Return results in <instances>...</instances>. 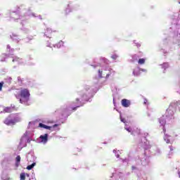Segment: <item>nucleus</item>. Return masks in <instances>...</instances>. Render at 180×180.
<instances>
[{
    "instance_id": "nucleus-51",
    "label": "nucleus",
    "mask_w": 180,
    "mask_h": 180,
    "mask_svg": "<svg viewBox=\"0 0 180 180\" xmlns=\"http://www.w3.org/2000/svg\"><path fill=\"white\" fill-rule=\"evenodd\" d=\"M143 103H144V105H146V103H147V100H145Z\"/></svg>"
},
{
    "instance_id": "nucleus-15",
    "label": "nucleus",
    "mask_w": 180,
    "mask_h": 180,
    "mask_svg": "<svg viewBox=\"0 0 180 180\" xmlns=\"http://www.w3.org/2000/svg\"><path fill=\"white\" fill-rule=\"evenodd\" d=\"M10 37H11V40L14 43H16L17 44H19V43H20V41H22V40H23V39H20V37H19L18 34H16L15 33H12L10 35Z\"/></svg>"
},
{
    "instance_id": "nucleus-41",
    "label": "nucleus",
    "mask_w": 180,
    "mask_h": 180,
    "mask_svg": "<svg viewBox=\"0 0 180 180\" xmlns=\"http://www.w3.org/2000/svg\"><path fill=\"white\" fill-rule=\"evenodd\" d=\"M6 82H8V84H11V82H12V77H7L6 79Z\"/></svg>"
},
{
    "instance_id": "nucleus-43",
    "label": "nucleus",
    "mask_w": 180,
    "mask_h": 180,
    "mask_svg": "<svg viewBox=\"0 0 180 180\" xmlns=\"http://www.w3.org/2000/svg\"><path fill=\"white\" fill-rule=\"evenodd\" d=\"M120 117L121 122H122V123H125V124H126V120H125L124 118H122V115H120Z\"/></svg>"
},
{
    "instance_id": "nucleus-7",
    "label": "nucleus",
    "mask_w": 180,
    "mask_h": 180,
    "mask_svg": "<svg viewBox=\"0 0 180 180\" xmlns=\"http://www.w3.org/2000/svg\"><path fill=\"white\" fill-rule=\"evenodd\" d=\"M30 101V92L29 91V89H22L20 91V102L22 105H25V106H29L30 105V103L29 101Z\"/></svg>"
},
{
    "instance_id": "nucleus-61",
    "label": "nucleus",
    "mask_w": 180,
    "mask_h": 180,
    "mask_svg": "<svg viewBox=\"0 0 180 180\" xmlns=\"http://www.w3.org/2000/svg\"><path fill=\"white\" fill-rule=\"evenodd\" d=\"M29 125H30V122L29 123Z\"/></svg>"
},
{
    "instance_id": "nucleus-46",
    "label": "nucleus",
    "mask_w": 180,
    "mask_h": 180,
    "mask_svg": "<svg viewBox=\"0 0 180 180\" xmlns=\"http://www.w3.org/2000/svg\"><path fill=\"white\" fill-rule=\"evenodd\" d=\"M122 160V162H126L127 164V162H129V159H127V158H125V159H121Z\"/></svg>"
},
{
    "instance_id": "nucleus-60",
    "label": "nucleus",
    "mask_w": 180,
    "mask_h": 180,
    "mask_svg": "<svg viewBox=\"0 0 180 180\" xmlns=\"http://www.w3.org/2000/svg\"><path fill=\"white\" fill-rule=\"evenodd\" d=\"M146 140V137H143V141Z\"/></svg>"
},
{
    "instance_id": "nucleus-38",
    "label": "nucleus",
    "mask_w": 180,
    "mask_h": 180,
    "mask_svg": "<svg viewBox=\"0 0 180 180\" xmlns=\"http://www.w3.org/2000/svg\"><path fill=\"white\" fill-rule=\"evenodd\" d=\"M65 12L66 15H68V13H70V12H71V8H70V4H68L67 6V8H65Z\"/></svg>"
},
{
    "instance_id": "nucleus-29",
    "label": "nucleus",
    "mask_w": 180,
    "mask_h": 180,
    "mask_svg": "<svg viewBox=\"0 0 180 180\" xmlns=\"http://www.w3.org/2000/svg\"><path fill=\"white\" fill-rule=\"evenodd\" d=\"M12 108L11 107H6L4 108V111L0 112V113H4L5 112L6 113H11Z\"/></svg>"
},
{
    "instance_id": "nucleus-25",
    "label": "nucleus",
    "mask_w": 180,
    "mask_h": 180,
    "mask_svg": "<svg viewBox=\"0 0 180 180\" xmlns=\"http://www.w3.org/2000/svg\"><path fill=\"white\" fill-rule=\"evenodd\" d=\"M6 50L9 53L10 56H13V53L15 51L14 49L11 48V45H7Z\"/></svg>"
},
{
    "instance_id": "nucleus-23",
    "label": "nucleus",
    "mask_w": 180,
    "mask_h": 180,
    "mask_svg": "<svg viewBox=\"0 0 180 180\" xmlns=\"http://www.w3.org/2000/svg\"><path fill=\"white\" fill-rule=\"evenodd\" d=\"M63 46H64V41H60L56 44H53V47H54V49H61V47H63Z\"/></svg>"
},
{
    "instance_id": "nucleus-26",
    "label": "nucleus",
    "mask_w": 180,
    "mask_h": 180,
    "mask_svg": "<svg viewBox=\"0 0 180 180\" xmlns=\"http://www.w3.org/2000/svg\"><path fill=\"white\" fill-rule=\"evenodd\" d=\"M8 57H9L8 54H6V53L1 54V56H0V62L4 63V61H5L6 58H8Z\"/></svg>"
},
{
    "instance_id": "nucleus-2",
    "label": "nucleus",
    "mask_w": 180,
    "mask_h": 180,
    "mask_svg": "<svg viewBox=\"0 0 180 180\" xmlns=\"http://www.w3.org/2000/svg\"><path fill=\"white\" fill-rule=\"evenodd\" d=\"M101 61V63H97V58L93 59V63L89 62L88 59L86 60V64H89L91 67L93 68L98 69L97 75L98 78H105V79H109L110 77H115V74H116V71H115L112 67H110V61L105 58L101 57L100 58Z\"/></svg>"
},
{
    "instance_id": "nucleus-1",
    "label": "nucleus",
    "mask_w": 180,
    "mask_h": 180,
    "mask_svg": "<svg viewBox=\"0 0 180 180\" xmlns=\"http://www.w3.org/2000/svg\"><path fill=\"white\" fill-rule=\"evenodd\" d=\"M99 84L96 83L93 86L85 85L82 91L78 92L80 98H77L75 101L68 103L66 105L62 106L60 109L55 111V116L58 119H68V116L75 112L78 108L84 106L85 102H91L94 95L98 92Z\"/></svg>"
},
{
    "instance_id": "nucleus-27",
    "label": "nucleus",
    "mask_w": 180,
    "mask_h": 180,
    "mask_svg": "<svg viewBox=\"0 0 180 180\" xmlns=\"http://www.w3.org/2000/svg\"><path fill=\"white\" fill-rule=\"evenodd\" d=\"M160 66L162 67V69L164 70V74H165V70L169 68V64L168 63H164L163 64H161Z\"/></svg>"
},
{
    "instance_id": "nucleus-47",
    "label": "nucleus",
    "mask_w": 180,
    "mask_h": 180,
    "mask_svg": "<svg viewBox=\"0 0 180 180\" xmlns=\"http://www.w3.org/2000/svg\"><path fill=\"white\" fill-rule=\"evenodd\" d=\"M2 86H4V82H0V91H2Z\"/></svg>"
},
{
    "instance_id": "nucleus-56",
    "label": "nucleus",
    "mask_w": 180,
    "mask_h": 180,
    "mask_svg": "<svg viewBox=\"0 0 180 180\" xmlns=\"http://www.w3.org/2000/svg\"><path fill=\"white\" fill-rule=\"evenodd\" d=\"M113 103L115 104V98H113Z\"/></svg>"
},
{
    "instance_id": "nucleus-50",
    "label": "nucleus",
    "mask_w": 180,
    "mask_h": 180,
    "mask_svg": "<svg viewBox=\"0 0 180 180\" xmlns=\"http://www.w3.org/2000/svg\"><path fill=\"white\" fill-rule=\"evenodd\" d=\"M29 58L30 60H33V58L32 57V56H29Z\"/></svg>"
},
{
    "instance_id": "nucleus-32",
    "label": "nucleus",
    "mask_w": 180,
    "mask_h": 180,
    "mask_svg": "<svg viewBox=\"0 0 180 180\" xmlns=\"http://www.w3.org/2000/svg\"><path fill=\"white\" fill-rule=\"evenodd\" d=\"M122 174L121 172H120L119 174H117V172H115V173H112V176H111V178H113L114 177H116V176H119V178H120L121 179H123V178H122Z\"/></svg>"
},
{
    "instance_id": "nucleus-44",
    "label": "nucleus",
    "mask_w": 180,
    "mask_h": 180,
    "mask_svg": "<svg viewBox=\"0 0 180 180\" xmlns=\"http://www.w3.org/2000/svg\"><path fill=\"white\" fill-rule=\"evenodd\" d=\"M159 51H160L161 53H163L164 56L167 54V51L163 49H160Z\"/></svg>"
},
{
    "instance_id": "nucleus-40",
    "label": "nucleus",
    "mask_w": 180,
    "mask_h": 180,
    "mask_svg": "<svg viewBox=\"0 0 180 180\" xmlns=\"http://www.w3.org/2000/svg\"><path fill=\"white\" fill-rule=\"evenodd\" d=\"M139 64H144L146 63V59L144 58H140L138 61Z\"/></svg>"
},
{
    "instance_id": "nucleus-59",
    "label": "nucleus",
    "mask_w": 180,
    "mask_h": 180,
    "mask_svg": "<svg viewBox=\"0 0 180 180\" xmlns=\"http://www.w3.org/2000/svg\"><path fill=\"white\" fill-rule=\"evenodd\" d=\"M11 108H15V106H14V105H13H13H11Z\"/></svg>"
},
{
    "instance_id": "nucleus-24",
    "label": "nucleus",
    "mask_w": 180,
    "mask_h": 180,
    "mask_svg": "<svg viewBox=\"0 0 180 180\" xmlns=\"http://www.w3.org/2000/svg\"><path fill=\"white\" fill-rule=\"evenodd\" d=\"M51 33H53L51 28H47L46 32H45L44 34L46 37H50V36H51Z\"/></svg>"
},
{
    "instance_id": "nucleus-34",
    "label": "nucleus",
    "mask_w": 180,
    "mask_h": 180,
    "mask_svg": "<svg viewBox=\"0 0 180 180\" xmlns=\"http://www.w3.org/2000/svg\"><path fill=\"white\" fill-rule=\"evenodd\" d=\"M34 36H36V35H34V36H32V35L27 36V37H26L27 43H30V41H32V40H33V39H34Z\"/></svg>"
},
{
    "instance_id": "nucleus-17",
    "label": "nucleus",
    "mask_w": 180,
    "mask_h": 180,
    "mask_svg": "<svg viewBox=\"0 0 180 180\" xmlns=\"http://www.w3.org/2000/svg\"><path fill=\"white\" fill-rule=\"evenodd\" d=\"M1 180H11V176L9 175V173L8 172V170L6 169L2 172L1 175Z\"/></svg>"
},
{
    "instance_id": "nucleus-31",
    "label": "nucleus",
    "mask_w": 180,
    "mask_h": 180,
    "mask_svg": "<svg viewBox=\"0 0 180 180\" xmlns=\"http://www.w3.org/2000/svg\"><path fill=\"white\" fill-rule=\"evenodd\" d=\"M169 148L170 149V151L169 153V154L167 155L168 158H171V155H172L173 154V151H174V147H172V146H169Z\"/></svg>"
},
{
    "instance_id": "nucleus-52",
    "label": "nucleus",
    "mask_w": 180,
    "mask_h": 180,
    "mask_svg": "<svg viewBox=\"0 0 180 180\" xmlns=\"http://www.w3.org/2000/svg\"><path fill=\"white\" fill-rule=\"evenodd\" d=\"M41 123H46V120H41Z\"/></svg>"
},
{
    "instance_id": "nucleus-33",
    "label": "nucleus",
    "mask_w": 180,
    "mask_h": 180,
    "mask_svg": "<svg viewBox=\"0 0 180 180\" xmlns=\"http://www.w3.org/2000/svg\"><path fill=\"white\" fill-rule=\"evenodd\" d=\"M133 43L136 46V47H137V49H140V47H141V42H139L136 40H134Z\"/></svg>"
},
{
    "instance_id": "nucleus-8",
    "label": "nucleus",
    "mask_w": 180,
    "mask_h": 180,
    "mask_svg": "<svg viewBox=\"0 0 180 180\" xmlns=\"http://www.w3.org/2000/svg\"><path fill=\"white\" fill-rule=\"evenodd\" d=\"M22 120V118L18 114H11L4 120V124L7 126H13Z\"/></svg>"
},
{
    "instance_id": "nucleus-4",
    "label": "nucleus",
    "mask_w": 180,
    "mask_h": 180,
    "mask_svg": "<svg viewBox=\"0 0 180 180\" xmlns=\"http://www.w3.org/2000/svg\"><path fill=\"white\" fill-rule=\"evenodd\" d=\"M16 11L20 15V20L21 22H25V20H28L30 18H36V13H32L30 9H29L25 5H20L16 7Z\"/></svg>"
},
{
    "instance_id": "nucleus-18",
    "label": "nucleus",
    "mask_w": 180,
    "mask_h": 180,
    "mask_svg": "<svg viewBox=\"0 0 180 180\" xmlns=\"http://www.w3.org/2000/svg\"><path fill=\"white\" fill-rule=\"evenodd\" d=\"M164 140L167 143V144H172L174 143V138L168 134H165Z\"/></svg>"
},
{
    "instance_id": "nucleus-13",
    "label": "nucleus",
    "mask_w": 180,
    "mask_h": 180,
    "mask_svg": "<svg viewBox=\"0 0 180 180\" xmlns=\"http://www.w3.org/2000/svg\"><path fill=\"white\" fill-rule=\"evenodd\" d=\"M12 62L14 63V64H17L18 65H25L26 64V62L22 58H20L18 56H14L12 58Z\"/></svg>"
},
{
    "instance_id": "nucleus-30",
    "label": "nucleus",
    "mask_w": 180,
    "mask_h": 180,
    "mask_svg": "<svg viewBox=\"0 0 180 180\" xmlns=\"http://www.w3.org/2000/svg\"><path fill=\"white\" fill-rule=\"evenodd\" d=\"M112 153L115 154V155L117 158H120V152L119 150L114 149L112 150Z\"/></svg>"
},
{
    "instance_id": "nucleus-35",
    "label": "nucleus",
    "mask_w": 180,
    "mask_h": 180,
    "mask_svg": "<svg viewBox=\"0 0 180 180\" xmlns=\"http://www.w3.org/2000/svg\"><path fill=\"white\" fill-rule=\"evenodd\" d=\"M131 61L132 63H134V61H136V60L139 58V55L134 54L131 56Z\"/></svg>"
},
{
    "instance_id": "nucleus-36",
    "label": "nucleus",
    "mask_w": 180,
    "mask_h": 180,
    "mask_svg": "<svg viewBox=\"0 0 180 180\" xmlns=\"http://www.w3.org/2000/svg\"><path fill=\"white\" fill-rule=\"evenodd\" d=\"M21 30H22V32H24V33H26L27 34L30 33V30L29 28H26V27H22Z\"/></svg>"
},
{
    "instance_id": "nucleus-55",
    "label": "nucleus",
    "mask_w": 180,
    "mask_h": 180,
    "mask_svg": "<svg viewBox=\"0 0 180 180\" xmlns=\"http://www.w3.org/2000/svg\"><path fill=\"white\" fill-rule=\"evenodd\" d=\"M129 175H130V173H129V172L127 173V176H129Z\"/></svg>"
},
{
    "instance_id": "nucleus-57",
    "label": "nucleus",
    "mask_w": 180,
    "mask_h": 180,
    "mask_svg": "<svg viewBox=\"0 0 180 180\" xmlns=\"http://www.w3.org/2000/svg\"><path fill=\"white\" fill-rule=\"evenodd\" d=\"M103 144H108V143H106V142H104V143H103Z\"/></svg>"
},
{
    "instance_id": "nucleus-39",
    "label": "nucleus",
    "mask_w": 180,
    "mask_h": 180,
    "mask_svg": "<svg viewBox=\"0 0 180 180\" xmlns=\"http://www.w3.org/2000/svg\"><path fill=\"white\" fill-rule=\"evenodd\" d=\"M46 47H50V49H51L53 50V46L51 44V42H50V41H46Z\"/></svg>"
},
{
    "instance_id": "nucleus-53",
    "label": "nucleus",
    "mask_w": 180,
    "mask_h": 180,
    "mask_svg": "<svg viewBox=\"0 0 180 180\" xmlns=\"http://www.w3.org/2000/svg\"><path fill=\"white\" fill-rule=\"evenodd\" d=\"M178 175H179V176L180 178V172L179 171L178 172Z\"/></svg>"
},
{
    "instance_id": "nucleus-49",
    "label": "nucleus",
    "mask_w": 180,
    "mask_h": 180,
    "mask_svg": "<svg viewBox=\"0 0 180 180\" xmlns=\"http://www.w3.org/2000/svg\"><path fill=\"white\" fill-rule=\"evenodd\" d=\"M140 70H141V71L142 72H147V70H146V69H141V68H140Z\"/></svg>"
},
{
    "instance_id": "nucleus-9",
    "label": "nucleus",
    "mask_w": 180,
    "mask_h": 180,
    "mask_svg": "<svg viewBox=\"0 0 180 180\" xmlns=\"http://www.w3.org/2000/svg\"><path fill=\"white\" fill-rule=\"evenodd\" d=\"M27 158L28 164H30V162H32L31 165L27 167V169H28V171H30V169H33V168L36 167V160H37V158L34 156V155H30V157L27 156Z\"/></svg>"
},
{
    "instance_id": "nucleus-37",
    "label": "nucleus",
    "mask_w": 180,
    "mask_h": 180,
    "mask_svg": "<svg viewBox=\"0 0 180 180\" xmlns=\"http://www.w3.org/2000/svg\"><path fill=\"white\" fill-rule=\"evenodd\" d=\"M20 180H25L26 179V173L22 172L20 174Z\"/></svg>"
},
{
    "instance_id": "nucleus-48",
    "label": "nucleus",
    "mask_w": 180,
    "mask_h": 180,
    "mask_svg": "<svg viewBox=\"0 0 180 180\" xmlns=\"http://www.w3.org/2000/svg\"><path fill=\"white\" fill-rule=\"evenodd\" d=\"M18 82H22L23 81V79H22V77H18Z\"/></svg>"
},
{
    "instance_id": "nucleus-22",
    "label": "nucleus",
    "mask_w": 180,
    "mask_h": 180,
    "mask_svg": "<svg viewBox=\"0 0 180 180\" xmlns=\"http://www.w3.org/2000/svg\"><path fill=\"white\" fill-rule=\"evenodd\" d=\"M20 155H17V157L15 158V162L14 163V167L15 168H19V165H20Z\"/></svg>"
},
{
    "instance_id": "nucleus-42",
    "label": "nucleus",
    "mask_w": 180,
    "mask_h": 180,
    "mask_svg": "<svg viewBox=\"0 0 180 180\" xmlns=\"http://www.w3.org/2000/svg\"><path fill=\"white\" fill-rule=\"evenodd\" d=\"M36 17L34 18H38L39 20H43V18L41 17V15H37L35 13Z\"/></svg>"
},
{
    "instance_id": "nucleus-14",
    "label": "nucleus",
    "mask_w": 180,
    "mask_h": 180,
    "mask_svg": "<svg viewBox=\"0 0 180 180\" xmlns=\"http://www.w3.org/2000/svg\"><path fill=\"white\" fill-rule=\"evenodd\" d=\"M38 141L41 144H47V142L49 141V134L41 135L39 137Z\"/></svg>"
},
{
    "instance_id": "nucleus-16",
    "label": "nucleus",
    "mask_w": 180,
    "mask_h": 180,
    "mask_svg": "<svg viewBox=\"0 0 180 180\" xmlns=\"http://www.w3.org/2000/svg\"><path fill=\"white\" fill-rule=\"evenodd\" d=\"M159 123L160 124V127H162L163 130V132L165 133V124L167 123L165 116L162 115V117L159 118Z\"/></svg>"
},
{
    "instance_id": "nucleus-10",
    "label": "nucleus",
    "mask_w": 180,
    "mask_h": 180,
    "mask_svg": "<svg viewBox=\"0 0 180 180\" xmlns=\"http://www.w3.org/2000/svg\"><path fill=\"white\" fill-rule=\"evenodd\" d=\"M60 126L58 124H55L53 126H49L44 124L43 122H39L38 127H40L41 129H45L46 130H60V128L58 127Z\"/></svg>"
},
{
    "instance_id": "nucleus-6",
    "label": "nucleus",
    "mask_w": 180,
    "mask_h": 180,
    "mask_svg": "<svg viewBox=\"0 0 180 180\" xmlns=\"http://www.w3.org/2000/svg\"><path fill=\"white\" fill-rule=\"evenodd\" d=\"M3 165L7 171H12L15 168V156L8 155L3 160Z\"/></svg>"
},
{
    "instance_id": "nucleus-28",
    "label": "nucleus",
    "mask_w": 180,
    "mask_h": 180,
    "mask_svg": "<svg viewBox=\"0 0 180 180\" xmlns=\"http://www.w3.org/2000/svg\"><path fill=\"white\" fill-rule=\"evenodd\" d=\"M125 130H127V131H128V133H131V134L134 135V134L133 133V129H131V127H127V124H125V127H124Z\"/></svg>"
},
{
    "instance_id": "nucleus-45",
    "label": "nucleus",
    "mask_w": 180,
    "mask_h": 180,
    "mask_svg": "<svg viewBox=\"0 0 180 180\" xmlns=\"http://www.w3.org/2000/svg\"><path fill=\"white\" fill-rule=\"evenodd\" d=\"M111 58H112V60H117V55H116V54L112 55Z\"/></svg>"
},
{
    "instance_id": "nucleus-3",
    "label": "nucleus",
    "mask_w": 180,
    "mask_h": 180,
    "mask_svg": "<svg viewBox=\"0 0 180 180\" xmlns=\"http://www.w3.org/2000/svg\"><path fill=\"white\" fill-rule=\"evenodd\" d=\"M136 165L134 166L133 165L131 167V169L132 172L134 174H137V176L139 179H143V180H146L147 179V176H146V174H139V172H140L141 171V167H140L141 165H142V167H147V165H150V158H148V156L144 155L142 158H139L136 160Z\"/></svg>"
},
{
    "instance_id": "nucleus-11",
    "label": "nucleus",
    "mask_w": 180,
    "mask_h": 180,
    "mask_svg": "<svg viewBox=\"0 0 180 180\" xmlns=\"http://www.w3.org/2000/svg\"><path fill=\"white\" fill-rule=\"evenodd\" d=\"M30 138L27 137V131H25L20 139V146L23 148V147H26V146H27V143H30Z\"/></svg>"
},
{
    "instance_id": "nucleus-19",
    "label": "nucleus",
    "mask_w": 180,
    "mask_h": 180,
    "mask_svg": "<svg viewBox=\"0 0 180 180\" xmlns=\"http://www.w3.org/2000/svg\"><path fill=\"white\" fill-rule=\"evenodd\" d=\"M150 149L153 151L155 155H161L162 154L161 149L156 146L150 147Z\"/></svg>"
},
{
    "instance_id": "nucleus-58",
    "label": "nucleus",
    "mask_w": 180,
    "mask_h": 180,
    "mask_svg": "<svg viewBox=\"0 0 180 180\" xmlns=\"http://www.w3.org/2000/svg\"><path fill=\"white\" fill-rule=\"evenodd\" d=\"M103 167H105V166H106V165H105V164H104V165H103Z\"/></svg>"
},
{
    "instance_id": "nucleus-5",
    "label": "nucleus",
    "mask_w": 180,
    "mask_h": 180,
    "mask_svg": "<svg viewBox=\"0 0 180 180\" xmlns=\"http://www.w3.org/2000/svg\"><path fill=\"white\" fill-rule=\"evenodd\" d=\"M177 109L180 111V101L172 102L166 110L165 117L168 122L175 119L174 115H175V112H176Z\"/></svg>"
},
{
    "instance_id": "nucleus-54",
    "label": "nucleus",
    "mask_w": 180,
    "mask_h": 180,
    "mask_svg": "<svg viewBox=\"0 0 180 180\" xmlns=\"http://www.w3.org/2000/svg\"><path fill=\"white\" fill-rule=\"evenodd\" d=\"M176 1L180 4V0H176Z\"/></svg>"
},
{
    "instance_id": "nucleus-20",
    "label": "nucleus",
    "mask_w": 180,
    "mask_h": 180,
    "mask_svg": "<svg viewBox=\"0 0 180 180\" xmlns=\"http://www.w3.org/2000/svg\"><path fill=\"white\" fill-rule=\"evenodd\" d=\"M121 103H122V106H123V108H129L130 106V105H131V102L130 101V100H128L126 98H123L121 101Z\"/></svg>"
},
{
    "instance_id": "nucleus-12",
    "label": "nucleus",
    "mask_w": 180,
    "mask_h": 180,
    "mask_svg": "<svg viewBox=\"0 0 180 180\" xmlns=\"http://www.w3.org/2000/svg\"><path fill=\"white\" fill-rule=\"evenodd\" d=\"M10 20H20V15L18 13L16 10L9 12Z\"/></svg>"
},
{
    "instance_id": "nucleus-21",
    "label": "nucleus",
    "mask_w": 180,
    "mask_h": 180,
    "mask_svg": "<svg viewBox=\"0 0 180 180\" xmlns=\"http://www.w3.org/2000/svg\"><path fill=\"white\" fill-rule=\"evenodd\" d=\"M132 74L133 75H134V77H140V75H141V70H140V68L139 67L135 68L133 70Z\"/></svg>"
}]
</instances>
